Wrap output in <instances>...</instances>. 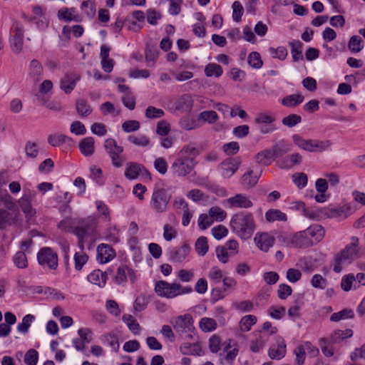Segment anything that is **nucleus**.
I'll list each match as a JSON object with an SVG mask.
<instances>
[{
    "mask_svg": "<svg viewBox=\"0 0 365 365\" xmlns=\"http://www.w3.org/2000/svg\"><path fill=\"white\" fill-rule=\"evenodd\" d=\"M200 153V150L192 144L183 146L171 165L170 169L173 174L178 177L189 175L196 166V158Z\"/></svg>",
    "mask_w": 365,
    "mask_h": 365,
    "instance_id": "nucleus-1",
    "label": "nucleus"
},
{
    "mask_svg": "<svg viewBox=\"0 0 365 365\" xmlns=\"http://www.w3.org/2000/svg\"><path fill=\"white\" fill-rule=\"evenodd\" d=\"M230 225L232 232L242 240L250 239L255 230V221L250 212H240L235 214Z\"/></svg>",
    "mask_w": 365,
    "mask_h": 365,
    "instance_id": "nucleus-2",
    "label": "nucleus"
},
{
    "mask_svg": "<svg viewBox=\"0 0 365 365\" xmlns=\"http://www.w3.org/2000/svg\"><path fill=\"white\" fill-rule=\"evenodd\" d=\"M155 292L160 297L173 299L179 295L191 293L192 288L190 286L182 287L178 283L161 280L155 283Z\"/></svg>",
    "mask_w": 365,
    "mask_h": 365,
    "instance_id": "nucleus-3",
    "label": "nucleus"
},
{
    "mask_svg": "<svg viewBox=\"0 0 365 365\" xmlns=\"http://www.w3.org/2000/svg\"><path fill=\"white\" fill-rule=\"evenodd\" d=\"M359 239L356 237H351L349 245L341 250L334 258L333 270L335 272H340L342 270L341 264L346 262H351L359 255L358 249Z\"/></svg>",
    "mask_w": 365,
    "mask_h": 365,
    "instance_id": "nucleus-4",
    "label": "nucleus"
},
{
    "mask_svg": "<svg viewBox=\"0 0 365 365\" xmlns=\"http://www.w3.org/2000/svg\"><path fill=\"white\" fill-rule=\"evenodd\" d=\"M292 140L297 146L308 152H322L331 145L329 140L304 139L298 134L293 135Z\"/></svg>",
    "mask_w": 365,
    "mask_h": 365,
    "instance_id": "nucleus-5",
    "label": "nucleus"
},
{
    "mask_svg": "<svg viewBox=\"0 0 365 365\" xmlns=\"http://www.w3.org/2000/svg\"><path fill=\"white\" fill-rule=\"evenodd\" d=\"M171 195L164 188H156L153 190L150 206L151 209L158 213L167 211Z\"/></svg>",
    "mask_w": 365,
    "mask_h": 365,
    "instance_id": "nucleus-6",
    "label": "nucleus"
},
{
    "mask_svg": "<svg viewBox=\"0 0 365 365\" xmlns=\"http://www.w3.org/2000/svg\"><path fill=\"white\" fill-rule=\"evenodd\" d=\"M97 220L95 217L89 216L79 222L74 229V234L78 238V243L81 248L83 247V240L88 236L94 234L96 227Z\"/></svg>",
    "mask_w": 365,
    "mask_h": 365,
    "instance_id": "nucleus-7",
    "label": "nucleus"
},
{
    "mask_svg": "<svg viewBox=\"0 0 365 365\" xmlns=\"http://www.w3.org/2000/svg\"><path fill=\"white\" fill-rule=\"evenodd\" d=\"M37 260L43 269L56 270L58 266V254L48 247H43L38 250Z\"/></svg>",
    "mask_w": 365,
    "mask_h": 365,
    "instance_id": "nucleus-8",
    "label": "nucleus"
},
{
    "mask_svg": "<svg viewBox=\"0 0 365 365\" xmlns=\"http://www.w3.org/2000/svg\"><path fill=\"white\" fill-rule=\"evenodd\" d=\"M104 148L111 159L112 165L115 168L123 166L125 158L122 156L123 148L118 145L113 138H108L104 142Z\"/></svg>",
    "mask_w": 365,
    "mask_h": 365,
    "instance_id": "nucleus-9",
    "label": "nucleus"
},
{
    "mask_svg": "<svg viewBox=\"0 0 365 365\" xmlns=\"http://www.w3.org/2000/svg\"><path fill=\"white\" fill-rule=\"evenodd\" d=\"M275 117L268 113H259L254 120V123L262 134H268L274 132L276 127L274 124Z\"/></svg>",
    "mask_w": 365,
    "mask_h": 365,
    "instance_id": "nucleus-10",
    "label": "nucleus"
},
{
    "mask_svg": "<svg viewBox=\"0 0 365 365\" xmlns=\"http://www.w3.org/2000/svg\"><path fill=\"white\" fill-rule=\"evenodd\" d=\"M14 33L10 36V46L13 52L19 53L23 48L24 29L23 26L18 21H14L11 29Z\"/></svg>",
    "mask_w": 365,
    "mask_h": 365,
    "instance_id": "nucleus-11",
    "label": "nucleus"
},
{
    "mask_svg": "<svg viewBox=\"0 0 365 365\" xmlns=\"http://www.w3.org/2000/svg\"><path fill=\"white\" fill-rule=\"evenodd\" d=\"M36 195V191L26 186L24 187L23 195L19 200V204L26 217H31L36 214V210L32 207V201Z\"/></svg>",
    "mask_w": 365,
    "mask_h": 365,
    "instance_id": "nucleus-12",
    "label": "nucleus"
},
{
    "mask_svg": "<svg viewBox=\"0 0 365 365\" xmlns=\"http://www.w3.org/2000/svg\"><path fill=\"white\" fill-rule=\"evenodd\" d=\"M172 324L175 331L180 334L188 333L194 329L193 319L188 314L177 317Z\"/></svg>",
    "mask_w": 365,
    "mask_h": 365,
    "instance_id": "nucleus-13",
    "label": "nucleus"
},
{
    "mask_svg": "<svg viewBox=\"0 0 365 365\" xmlns=\"http://www.w3.org/2000/svg\"><path fill=\"white\" fill-rule=\"evenodd\" d=\"M224 205L229 208H250L253 205L252 202L243 194H237L225 200Z\"/></svg>",
    "mask_w": 365,
    "mask_h": 365,
    "instance_id": "nucleus-14",
    "label": "nucleus"
},
{
    "mask_svg": "<svg viewBox=\"0 0 365 365\" xmlns=\"http://www.w3.org/2000/svg\"><path fill=\"white\" fill-rule=\"evenodd\" d=\"M240 163V158H230L223 160L220 165L222 176L225 178L232 176L239 168Z\"/></svg>",
    "mask_w": 365,
    "mask_h": 365,
    "instance_id": "nucleus-15",
    "label": "nucleus"
},
{
    "mask_svg": "<svg viewBox=\"0 0 365 365\" xmlns=\"http://www.w3.org/2000/svg\"><path fill=\"white\" fill-rule=\"evenodd\" d=\"M114 282L118 284H125L128 278L132 282L135 280V275L134 271L126 265L120 266L116 271V273L113 275Z\"/></svg>",
    "mask_w": 365,
    "mask_h": 365,
    "instance_id": "nucleus-16",
    "label": "nucleus"
},
{
    "mask_svg": "<svg viewBox=\"0 0 365 365\" xmlns=\"http://www.w3.org/2000/svg\"><path fill=\"white\" fill-rule=\"evenodd\" d=\"M190 252V247L187 244H183L180 247H172L168 251L169 259L174 262L185 261Z\"/></svg>",
    "mask_w": 365,
    "mask_h": 365,
    "instance_id": "nucleus-17",
    "label": "nucleus"
},
{
    "mask_svg": "<svg viewBox=\"0 0 365 365\" xmlns=\"http://www.w3.org/2000/svg\"><path fill=\"white\" fill-rule=\"evenodd\" d=\"M232 340L229 339L223 341L222 349L223 352L220 354V356H223V359L229 364H232L236 356L239 353V349L237 344L232 345Z\"/></svg>",
    "mask_w": 365,
    "mask_h": 365,
    "instance_id": "nucleus-18",
    "label": "nucleus"
},
{
    "mask_svg": "<svg viewBox=\"0 0 365 365\" xmlns=\"http://www.w3.org/2000/svg\"><path fill=\"white\" fill-rule=\"evenodd\" d=\"M81 76L76 73H68L64 75L60 81V87L66 94L72 92Z\"/></svg>",
    "mask_w": 365,
    "mask_h": 365,
    "instance_id": "nucleus-19",
    "label": "nucleus"
},
{
    "mask_svg": "<svg viewBox=\"0 0 365 365\" xmlns=\"http://www.w3.org/2000/svg\"><path fill=\"white\" fill-rule=\"evenodd\" d=\"M43 76V67L41 63L37 59L30 61L28 68V77L35 83L40 81Z\"/></svg>",
    "mask_w": 365,
    "mask_h": 365,
    "instance_id": "nucleus-20",
    "label": "nucleus"
},
{
    "mask_svg": "<svg viewBox=\"0 0 365 365\" xmlns=\"http://www.w3.org/2000/svg\"><path fill=\"white\" fill-rule=\"evenodd\" d=\"M254 336L255 339L250 341V349L257 353L260 351L268 341L269 334L266 332L257 331L254 332Z\"/></svg>",
    "mask_w": 365,
    "mask_h": 365,
    "instance_id": "nucleus-21",
    "label": "nucleus"
},
{
    "mask_svg": "<svg viewBox=\"0 0 365 365\" xmlns=\"http://www.w3.org/2000/svg\"><path fill=\"white\" fill-rule=\"evenodd\" d=\"M254 240L257 247L265 252L273 246L275 241V238L268 233L257 234Z\"/></svg>",
    "mask_w": 365,
    "mask_h": 365,
    "instance_id": "nucleus-22",
    "label": "nucleus"
},
{
    "mask_svg": "<svg viewBox=\"0 0 365 365\" xmlns=\"http://www.w3.org/2000/svg\"><path fill=\"white\" fill-rule=\"evenodd\" d=\"M308 238L312 241V245L319 242L324 237L325 230L320 225H312L305 230Z\"/></svg>",
    "mask_w": 365,
    "mask_h": 365,
    "instance_id": "nucleus-23",
    "label": "nucleus"
},
{
    "mask_svg": "<svg viewBox=\"0 0 365 365\" xmlns=\"http://www.w3.org/2000/svg\"><path fill=\"white\" fill-rule=\"evenodd\" d=\"M112 273L113 271L110 269H108L105 272L99 269L94 270L88 275L87 279L93 284L103 287L106 284L107 276Z\"/></svg>",
    "mask_w": 365,
    "mask_h": 365,
    "instance_id": "nucleus-24",
    "label": "nucleus"
},
{
    "mask_svg": "<svg viewBox=\"0 0 365 365\" xmlns=\"http://www.w3.org/2000/svg\"><path fill=\"white\" fill-rule=\"evenodd\" d=\"M115 255V251L110 246L101 244L97 248V260L100 263H106L111 260Z\"/></svg>",
    "mask_w": 365,
    "mask_h": 365,
    "instance_id": "nucleus-25",
    "label": "nucleus"
},
{
    "mask_svg": "<svg viewBox=\"0 0 365 365\" xmlns=\"http://www.w3.org/2000/svg\"><path fill=\"white\" fill-rule=\"evenodd\" d=\"M269 356L272 359L279 360L286 354V344L282 338L277 339V344L272 345L268 351Z\"/></svg>",
    "mask_w": 365,
    "mask_h": 365,
    "instance_id": "nucleus-26",
    "label": "nucleus"
},
{
    "mask_svg": "<svg viewBox=\"0 0 365 365\" xmlns=\"http://www.w3.org/2000/svg\"><path fill=\"white\" fill-rule=\"evenodd\" d=\"M290 244L298 248H305L312 246V241L308 238L305 230L295 233L290 239Z\"/></svg>",
    "mask_w": 365,
    "mask_h": 365,
    "instance_id": "nucleus-27",
    "label": "nucleus"
},
{
    "mask_svg": "<svg viewBox=\"0 0 365 365\" xmlns=\"http://www.w3.org/2000/svg\"><path fill=\"white\" fill-rule=\"evenodd\" d=\"M352 335L353 331L350 329H346L345 330L337 329L334 331L329 336L326 338L331 344H336L346 339L351 337Z\"/></svg>",
    "mask_w": 365,
    "mask_h": 365,
    "instance_id": "nucleus-28",
    "label": "nucleus"
},
{
    "mask_svg": "<svg viewBox=\"0 0 365 365\" xmlns=\"http://www.w3.org/2000/svg\"><path fill=\"white\" fill-rule=\"evenodd\" d=\"M180 350L185 355L200 356L202 354L201 346L197 343H183L180 346Z\"/></svg>",
    "mask_w": 365,
    "mask_h": 365,
    "instance_id": "nucleus-29",
    "label": "nucleus"
},
{
    "mask_svg": "<svg viewBox=\"0 0 365 365\" xmlns=\"http://www.w3.org/2000/svg\"><path fill=\"white\" fill-rule=\"evenodd\" d=\"M95 140L93 137H86L83 138L79 143V150L85 156H91L95 150Z\"/></svg>",
    "mask_w": 365,
    "mask_h": 365,
    "instance_id": "nucleus-30",
    "label": "nucleus"
},
{
    "mask_svg": "<svg viewBox=\"0 0 365 365\" xmlns=\"http://www.w3.org/2000/svg\"><path fill=\"white\" fill-rule=\"evenodd\" d=\"M259 176L257 175H254L253 170H249L242 176L240 183L243 187L249 189L254 187L257 184Z\"/></svg>",
    "mask_w": 365,
    "mask_h": 365,
    "instance_id": "nucleus-31",
    "label": "nucleus"
},
{
    "mask_svg": "<svg viewBox=\"0 0 365 365\" xmlns=\"http://www.w3.org/2000/svg\"><path fill=\"white\" fill-rule=\"evenodd\" d=\"M143 168L144 167L138 163H128L126 165L125 176L129 180L136 179Z\"/></svg>",
    "mask_w": 365,
    "mask_h": 365,
    "instance_id": "nucleus-32",
    "label": "nucleus"
},
{
    "mask_svg": "<svg viewBox=\"0 0 365 365\" xmlns=\"http://www.w3.org/2000/svg\"><path fill=\"white\" fill-rule=\"evenodd\" d=\"M48 143L53 147H58L63 143H72V139L61 133H54L48 136Z\"/></svg>",
    "mask_w": 365,
    "mask_h": 365,
    "instance_id": "nucleus-33",
    "label": "nucleus"
},
{
    "mask_svg": "<svg viewBox=\"0 0 365 365\" xmlns=\"http://www.w3.org/2000/svg\"><path fill=\"white\" fill-rule=\"evenodd\" d=\"M255 158L258 163L269 165L275 159V157L272 149H266L258 153Z\"/></svg>",
    "mask_w": 365,
    "mask_h": 365,
    "instance_id": "nucleus-34",
    "label": "nucleus"
},
{
    "mask_svg": "<svg viewBox=\"0 0 365 365\" xmlns=\"http://www.w3.org/2000/svg\"><path fill=\"white\" fill-rule=\"evenodd\" d=\"M304 96L301 94H293L287 96L282 100V104L286 107H295L304 101Z\"/></svg>",
    "mask_w": 365,
    "mask_h": 365,
    "instance_id": "nucleus-35",
    "label": "nucleus"
},
{
    "mask_svg": "<svg viewBox=\"0 0 365 365\" xmlns=\"http://www.w3.org/2000/svg\"><path fill=\"white\" fill-rule=\"evenodd\" d=\"M204 71L207 77L219 78L223 73L222 68L215 63H209L205 66Z\"/></svg>",
    "mask_w": 365,
    "mask_h": 365,
    "instance_id": "nucleus-36",
    "label": "nucleus"
},
{
    "mask_svg": "<svg viewBox=\"0 0 365 365\" xmlns=\"http://www.w3.org/2000/svg\"><path fill=\"white\" fill-rule=\"evenodd\" d=\"M265 218L268 222L286 221L287 217L285 213L277 209H271L265 212Z\"/></svg>",
    "mask_w": 365,
    "mask_h": 365,
    "instance_id": "nucleus-37",
    "label": "nucleus"
},
{
    "mask_svg": "<svg viewBox=\"0 0 365 365\" xmlns=\"http://www.w3.org/2000/svg\"><path fill=\"white\" fill-rule=\"evenodd\" d=\"M291 46V53L294 61H298L303 58L302 47L303 43L299 41H294L289 43Z\"/></svg>",
    "mask_w": 365,
    "mask_h": 365,
    "instance_id": "nucleus-38",
    "label": "nucleus"
},
{
    "mask_svg": "<svg viewBox=\"0 0 365 365\" xmlns=\"http://www.w3.org/2000/svg\"><path fill=\"white\" fill-rule=\"evenodd\" d=\"M35 320V317L31 314H28L25 315L21 323H19L17 325V331L21 334H26L29 332V329L32 324V322Z\"/></svg>",
    "mask_w": 365,
    "mask_h": 365,
    "instance_id": "nucleus-39",
    "label": "nucleus"
},
{
    "mask_svg": "<svg viewBox=\"0 0 365 365\" xmlns=\"http://www.w3.org/2000/svg\"><path fill=\"white\" fill-rule=\"evenodd\" d=\"M272 150L276 158L282 156L283 155L289 152L291 150V146L288 143L284 140H281L279 143H276L272 148Z\"/></svg>",
    "mask_w": 365,
    "mask_h": 365,
    "instance_id": "nucleus-40",
    "label": "nucleus"
},
{
    "mask_svg": "<svg viewBox=\"0 0 365 365\" xmlns=\"http://www.w3.org/2000/svg\"><path fill=\"white\" fill-rule=\"evenodd\" d=\"M199 327L204 332H210L217 329V322L214 319L203 317L200 319Z\"/></svg>",
    "mask_w": 365,
    "mask_h": 365,
    "instance_id": "nucleus-41",
    "label": "nucleus"
},
{
    "mask_svg": "<svg viewBox=\"0 0 365 365\" xmlns=\"http://www.w3.org/2000/svg\"><path fill=\"white\" fill-rule=\"evenodd\" d=\"M364 46V43L360 36H353L350 38L348 47L352 53H358L361 51Z\"/></svg>",
    "mask_w": 365,
    "mask_h": 365,
    "instance_id": "nucleus-42",
    "label": "nucleus"
},
{
    "mask_svg": "<svg viewBox=\"0 0 365 365\" xmlns=\"http://www.w3.org/2000/svg\"><path fill=\"white\" fill-rule=\"evenodd\" d=\"M257 322V317L254 315H246L240 322V328L242 331L246 332L251 329Z\"/></svg>",
    "mask_w": 365,
    "mask_h": 365,
    "instance_id": "nucleus-43",
    "label": "nucleus"
},
{
    "mask_svg": "<svg viewBox=\"0 0 365 365\" xmlns=\"http://www.w3.org/2000/svg\"><path fill=\"white\" fill-rule=\"evenodd\" d=\"M123 321L128 327L129 329L134 334H138L140 329V326L137 320L130 314L123 316Z\"/></svg>",
    "mask_w": 365,
    "mask_h": 365,
    "instance_id": "nucleus-44",
    "label": "nucleus"
},
{
    "mask_svg": "<svg viewBox=\"0 0 365 365\" xmlns=\"http://www.w3.org/2000/svg\"><path fill=\"white\" fill-rule=\"evenodd\" d=\"M76 107L78 114L81 117L89 115L93 110L91 106L83 99L77 101Z\"/></svg>",
    "mask_w": 365,
    "mask_h": 365,
    "instance_id": "nucleus-45",
    "label": "nucleus"
},
{
    "mask_svg": "<svg viewBox=\"0 0 365 365\" xmlns=\"http://www.w3.org/2000/svg\"><path fill=\"white\" fill-rule=\"evenodd\" d=\"M209 215L213 221L221 222L226 218L227 212L220 207L213 206L209 210Z\"/></svg>",
    "mask_w": 365,
    "mask_h": 365,
    "instance_id": "nucleus-46",
    "label": "nucleus"
},
{
    "mask_svg": "<svg viewBox=\"0 0 365 365\" xmlns=\"http://www.w3.org/2000/svg\"><path fill=\"white\" fill-rule=\"evenodd\" d=\"M222 344L220 337L217 334L212 335L209 339V349L212 353H218L222 349Z\"/></svg>",
    "mask_w": 365,
    "mask_h": 365,
    "instance_id": "nucleus-47",
    "label": "nucleus"
},
{
    "mask_svg": "<svg viewBox=\"0 0 365 365\" xmlns=\"http://www.w3.org/2000/svg\"><path fill=\"white\" fill-rule=\"evenodd\" d=\"M354 316V314L351 309H344L339 312L332 314L330 320L332 322H339L341 319L353 318Z\"/></svg>",
    "mask_w": 365,
    "mask_h": 365,
    "instance_id": "nucleus-48",
    "label": "nucleus"
},
{
    "mask_svg": "<svg viewBox=\"0 0 365 365\" xmlns=\"http://www.w3.org/2000/svg\"><path fill=\"white\" fill-rule=\"evenodd\" d=\"M195 250L200 256H204L208 251L207 240L205 237H200L195 242Z\"/></svg>",
    "mask_w": 365,
    "mask_h": 365,
    "instance_id": "nucleus-49",
    "label": "nucleus"
},
{
    "mask_svg": "<svg viewBox=\"0 0 365 365\" xmlns=\"http://www.w3.org/2000/svg\"><path fill=\"white\" fill-rule=\"evenodd\" d=\"M15 265L20 269L26 268L28 266V261L26 254L24 252H17L13 257Z\"/></svg>",
    "mask_w": 365,
    "mask_h": 365,
    "instance_id": "nucleus-50",
    "label": "nucleus"
},
{
    "mask_svg": "<svg viewBox=\"0 0 365 365\" xmlns=\"http://www.w3.org/2000/svg\"><path fill=\"white\" fill-rule=\"evenodd\" d=\"M128 140L130 143L142 147H145L150 143L149 138L144 135H130L128 136Z\"/></svg>",
    "mask_w": 365,
    "mask_h": 365,
    "instance_id": "nucleus-51",
    "label": "nucleus"
},
{
    "mask_svg": "<svg viewBox=\"0 0 365 365\" xmlns=\"http://www.w3.org/2000/svg\"><path fill=\"white\" fill-rule=\"evenodd\" d=\"M247 61L249 65L254 68H259L263 65L259 53L256 51H253L249 54Z\"/></svg>",
    "mask_w": 365,
    "mask_h": 365,
    "instance_id": "nucleus-52",
    "label": "nucleus"
},
{
    "mask_svg": "<svg viewBox=\"0 0 365 365\" xmlns=\"http://www.w3.org/2000/svg\"><path fill=\"white\" fill-rule=\"evenodd\" d=\"M145 114L148 118L156 119L163 117L165 115V112L161 108L150 106L145 109Z\"/></svg>",
    "mask_w": 365,
    "mask_h": 365,
    "instance_id": "nucleus-53",
    "label": "nucleus"
},
{
    "mask_svg": "<svg viewBox=\"0 0 365 365\" xmlns=\"http://www.w3.org/2000/svg\"><path fill=\"white\" fill-rule=\"evenodd\" d=\"M149 303V298L144 294L138 296L133 304V308L136 312L144 310Z\"/></svg>",
    "mask_w": 365,
    "mask_h": 365,
    "instance_id": "nucleus-54",
    "label": "nucleus"
},
{
    "mask_svg": "<svg viewBox=\"0 0 365 365\" xmlns=\"http://www.w3.org/2000/svg\"><path fill=\"white\" fill-rule=\"evenodd\" d=\"M81 9L88 17H93L96 14L94 0H87L82 3Z\"/></svg>",
    "mask_w": 365,
    "mask_h": 365,
    "instance_id": "nucleus-55",
    "label": "nucleus"
},
{
    "mask_svg": "<svg viewBox=\"0 0 365 365\" xmlns=\"http://www.w3.org/2000/svg\"><path fill=\"white\" fill-rule=\"evenodd\" d=\"M88 259V255L83 252H76L74 255V262H75V269L77 271L81 270L83 266L87 262Z\"/></svg>",
    "mask_w": 365,
    "mask_h": 365,
    "instance_id": "nucleus-56",
    "label": "nucleus"
},
{
    "mask_svg": "<svg viewBox=\"0 0 365 365\" xmlns=\"http://www.w3.org/2000/svg\"><path fill=\"white\" fill-rule=\"evenodd\" d=\"M302 121V118L297 114H290L283 118L282 123L284 125L292 128L297 125Z\"/></svg>",
    "mask_w": 365,
    "mask_h": 365,
    "instance_id": "nucleus-57",
    "label": "nucleus"
},
{
    "mask_svg": "<svg viewBox=\"0 0 365 365\" xmlns=\"http://www.w3.org/2000/svg\"><path fill=\"white\" fill-rule=\"evenodd\" d=\"M292 180L298 188L302 189L307 184V176L303 173H297L292 175Z\"/></svg>",
    "mask_w": 365,
    "mask_h": 365,
    "instance_id": "nucleus-58",
    "label": "nucleus"
},
{
    "mask_svg": "<svg viewBox=\"0 0 365 365\" xmlns=\"http://www.w3.org/2000/svg\"><path fill=\"white\" fill-rule=\"evenodd\" d=\"M192 106V101L189 96H182L177 103L176 108L185 111L190 110Z\"/></svg>",
    "mask_w": 365,
    "mask_h": 365,
    "instance_id": "nucleus-59",
    "label": "nucleus"
},
{
    "mask_svg": "<svg viewBox=\"0 0 365 365\" xmlns=\"http://www.w3.org/2000/svg\"><path fill=\"white\" fill-rule=\"evenodd\" d=\"M105 237L110 242H118L120 241L118 230L115 227L108 228L106 232Z\"/></svg>",
    "mask_w": 365,
    "mask_h": 365,
    "instance_id": "nucleus-60",
    "label": "nucleus"
},
{
    "mask_svg": "<svg viewBox=\"0 0 365 365\" xmlns=\"http://www.w3.org/2000/svg\"><path fill=\"white\" fill-rule=\"evenodd\" d=\"M327 281L321 274H316L313 275L311 279V284L317 289H324L327 286Z\"/></svg>",
    "mask_w": 365,
    "mask_h": 365,
    "instance_id": "nucleus-61",
    "label": "nucleus"
},
{
    "mask_svg": "<svg viewBox=\"0 0 365 365\" xmlns=\"http://www.w3.org/2000/svg\"><path fill=\"white\" fill-rule=\"evenodd\" d=\"M199 118L209 123H214L217 120L218 115L214 110H205L200 113Z\"/></svg>",
    "mask_w": 365,
    "mask_h": 365,
    "instance_id": "nucleus-62",
    "label": "nucleus"
},
{
    "mask_svg": "<svg viewBox=\"0 0 365 365\" xmlns=\"http://www.w3.org/2000/svg\"><path fill=\"white\" fill-rule=\"evenodd\" d=\"M223 247L231 257L236 255L239 252V244L235 240H228Z\"/></svg>",
    "mask_w": 365,
    "mask_h": 365,
    "instance_id": "nucleus-63",
    "label": "nucleus"
},
{
    "mask_svg": "<svg viewBox=\"0 0 365 365\" xmlns=\"http://www.w3.org/2000/svg\"><path fill=\"white\" fill-rule=\"evenodd\" d=\"M38 359V351L35 349H29L25 354L24 361L28 365H36Z\"/></svg>",
    "mask_w": 365,
    "mask_h": 365,
    "instance_id": "nucleus-64",
    "label": "nucleus"
}]
</instances>
